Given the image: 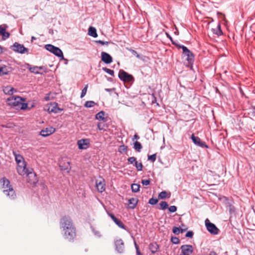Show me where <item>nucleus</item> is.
<instances>
[{
  "instance_id": "58",
  "label": "nucleus",
  "mask_w": 255,
  "mask_h": 255,
  "mask_svg": "<svg viewBox=\"0 0 255 255\" xmlns=\"http://www.w3.org/2000/svg\"><path fill=\"white\" fill-rule=\"evenodd\" d=\"M31 39H32V41L33 39H35L36 38L34 36H32Z\"/></svg>"
},
{
  "instance_id": "18",
  "label": "nucleus",
  "mask_w": 255,
  "mask_h": 255,
  "mask_svg": "<svg viewBox=\"0 0 255 255\" xmlns=\"http://www.w3.org/2000/svg\"><path fill=\"white\" fill-rule=\"evenodd\" d=\"M191 139L193 141V142L196 145L200 146L201 147H207V145L206 144V143L204 142H202L200 138L198 136H194V134H192L191 136Z\"/></svg>"
},
{
  "instance_id": "3",
  "label": "nucleus",
  "mask_w": 255,
  "mask_h": 255,
  "mask_svg": "<svg viewBox=\"0 0 255 255\" xmlns=\"http://www.w3.org/2000/svg\"><path fill=\"white\" fill-rule=\"evenodd\" d=\"M24 99L17 96H12L7 98L6 102L9 106L16 110H25L27 108V104L24 103Z\"/></svg>"
},
{
  "instance_id": "15",
  "label": "nucleus",
  "mask_w": 255,
  "mask_h": 255,
  "mask_svg": "<svg viewBox=\"0 0 255 255\" xmlns=\"http://www.w3.org/2000/svg\"><path fill=\"white\" fill-rule=\"evenodd\" d=\"M55 129L53 127L46 128L41 130L40 134L43 137L49 136L54 133Z\"/></svg>"
},
{
  "instance_id": "50",
  "label": "nucleus",
  "mask_w": 255,
  "mask_h": 255,
  "mask_svg": "<svg viewBox=\"0 0 255 255\" xmlns=\"http://www.w3.org/2000/svg\"><path fill=\"white\" fill-rule=\"evenodd\" d=\"M70 162H67L68 166H67L65 168H62L61 169L62 170H68V172H69L70 169V167L69 168V167H68L70 166Z\"/></svg>"
},
{
  "instance_id": "2",
  "label": "nucleus",
  "mask_w": 255,
  "mask_h": 255,
  "mask_svg": "<svg viewBox=\"0 0 255 255\" xmlns=\"http://www.w3.org/2000/svg\"><path fill=\"white\" fill-rule=\"evenodd\" d=\"M0 188L3 194L9 199L13 200L16 199L15 192L10 184L9 181L6 178L3 177L0 180Z\"/></svg>"
},
{
  "instance_id": "40",
  "label": "nucleus",
  "mask_w": 255,
  "mask_h": 255,
  "mask_svg": "<svg viewBox=\"0 0 255 255\" xmlns=\"http://www.w3.org/2000/svg\"><path fill=\"white\" fill-rule=\"evenodd\" d=\"M104 70L111 76H114V71L113 70L105 68H104Z\"/></svg>"
},
{
  "instance_id": "39",
  "label": "nucleus",
  "mask_w": 255,
  "mask_h": 255,
  "mask_svg": "<svg viewBox=\"0 0 255 255\" xmlns=\"http://www.w3.org/2000/svg\"><path fill=\"white\" fill-rule=\"evenodd\" d=\"M158 202V200L157 199H155L152 198L149 199L148 203L151 205H155Z\"/></svg>"
},
{
  "instance_id": "14",
  "label": "nucleus",
  "mask_w": 255,
  "mask_h": 255,
  "mask_svg": "<svg viewBox=\"0 0 255 255\" xmlns=\"http://www.w3.org/2000/svg\"><path fill=\"white\" fill-rule=\"evenodd\" d=\"M12 49L14 51L20 53H24L27 51V49L25 48L23 45L20 44L17 42H15L12 46Z\"/></svg>"
},
{
  "instance_id": "46",
  "label": "nucleus",
  "mask_w": 255,
  "mask_h": 255,
  "mask_svg": "<svg viewBox=\"0 0 255 255\" xmlns=\"http://www.w3.org/2000/svg\"><path fill=\"white\" fill-rule=\"evenodd\" d=\"M156 156L155 154H153L150 156H148V160H151L152 162H154L156 160Z\"/></svg>"
},
{
  "instance_id": "12",
  "label": "nucleus",
  "mask_w": 255,
  "mask_h": 255,
  "mask_svg": "<svg viewBox=\"0 0 255 255\" xmlns=\"http://www.w3.org/2000/svg\"><path fill=\"white\" fill-rule=\"evenodd\" d=\"M90 141L88 139H82L77 142L78 148L80 149H86L89 146Z\"/></svg>"
},
{
  "instance_id": "5",
  "label": "nucleus",
  "mask_w": 255,
  "mask_h": 255,
  "mask_svg": "<svg viewBox=\"0 0 255 255\" xmlns=\"http://www.w3.org/2000/svg\"><path fill=\"white\" fill-rule=\"evenodd\" d=\"M45 48L46 50L52 52L56 56L59 57H61L62 59H64L63 52L58 47H55L51 44H47L45 45Z\"/></svg>"
},
{
  "instance_id": "17",
  "label": "nucleus",
  "mask_w": 255,
  "mask_h": 255,
  "mask_svg": "<svg viewBox=\"0 0 255 255\" xmlns=\"http://www.w3.org/2000/svg\"><path fill=\"white\" fill-rule=\"evenodd\" d=\"M101 59L106 64H110L113 61L112 56L105 52L101 53Z\"/></svg>"
},
{
  "instance_id": "22",
  "label": "nucleus",
  "mask_w": 255,
  "mask_h": 255,
  "mask_svg": "<svg viewBox=\"0 0 255 255\" xmlns=\"http://www.w3.org/2000/svg\"><path fill=\"white\" fill-rule=\"evenodd\" d=\"M14 89L10 86H6L3 87V91L4 94L6 95H12L13 94Z\"/></svg>"
},
{
  "instance_id": "49",
  "label": "nucleus",
  "mask_w": 255,
  "mask_h": 255,
  "mask_svg": "<svg viewBox=\"0 0 255 255\" xmlns=\"http://www.w3.org/2000/svg\"><path fill=\"white\" fill-rule=\"evenodd\" d=\"M170 39L172 41V43L173 44H174V45H175L176 47H179V48H181V47L180 46H184V45H180L179 44L177 43V42H176V41H173L172 39H171V37H170Z\"/></svg>"
},
{
  "instance_id": "23",
  "label": "nucleus",
  "mask_w": 255,
  "mask_h": 255,
  "mask_svg": "<svg viewBox=\"0 0 255 255\" xmlns=\"http://www.w3.org/2000/svg\"><path fill=\"white\" fill-rule=\"evenodd\" d=\"M43 67L42 66H33L29 68V71L34 74H40V71L43 69Z\"/></svg>"
},
{
  "instance_id": "19",
  "label": "nucleus",
  "mask_w": 255,
  "mask_h": 255,
  "mask_svg": "<svg viewBox=\"0 0 255 255\" xmlns=\"http://www.w3.org/2000/svg\"><path fill=\"white\" fill-rule=\"evenodd\" d=\"M116 249L118 252L122 253L124 251V243L122 239H118L115 242Z\"/></svg>"
},
{
  "instance_id": "8",
  "label": "nucleus",
  "mask_w": 255,
  "mask_h": 255,
  "mask_svg": "<svg viewBox=\"0 0 255 255\" xmlns=\"http://www.w3.org/2000/svg\"><path fill=\"white\" fill-rule=\"evenodd\" d=\"M120 79L125 82H129L133 80V77L131 75L128 74L124 70H120L119 73Z\"/></svg>"
},
{
  "instance_id": "42",
  "label": "nucleus",
  "mask_w": 255,
  "mask_h": 255,
  "mask_svg": "<svg viewBox=\"0 0 255 255\" xmlns=\"http://www.w3.org/2000/svg\"><path fill=\"white\" fill-rule=\"evenodd\" d=\"M179 229H180L181 233H182L188 229V227L186 225L182 224Z\"/></svg>"
},
{
  "instance_id": "36",
  "label": "nucleus",
  "mask_w": 255,
  "mask_h": 255,
  "mask_svg": "<svg viewBox=\"0 0 255 255\" xmlns=\"http://www.w3.org/2000/svg\"><path fill=\"white\" fill-rule=\"evenodd\" d=\"M167 196V192L166 191H162L158 195L159 199H164Z\"/></svg>"
},
{
  "instance_id": "29",
  "label": "nucleus",
  "mask_w": 255,
  "mask_h": 255,
  "mask_svg": "<svg viewBox=\"0 0 255 255\" xmlns=\"http://www.w3.org/2000/svg\"><path fill=\"white\" fill-rule=\"evenodd\" d=\"M96 103L92 101H87L84 104V106L86 108H91L94 107Z\"/></svg>"
},
{
  "instance_id": "34",
  "label": "nucleus",
  "mask_w": 255,
  "mask_h": 255,
  "mask_svg": "<svg viewBox=\"0 0 255 255\" xmlns=\"http://www.w3.org/2000/svg\"><path fill=\"white\" fill-rule=\"evenodd\" d=\"M135 166L137 170L141 171L142 170L143 165L141 162L138 163L137 161L135 163Z\"/></svg>"
},
{
  "instance_id": "21",
  "label": "nucleus",
  "mask_w": 255,
  "mask_h": 255,
  "mask_svg": "<svg viewBox=\"0 0 255 255\" xmlns=\"http://www.w3.org/2000/svg\"><path fill=\"white\" fill-rule=\"evenodd\" d=\"M138 202L136 198H132L128 200V207L130 209H134Z\"/></svg>"
},
{
  "instance_id": "38",
  "label": "nucleus",
  "mask_w": 255,
  "mask_h": 255,
  "mask_svg": "<svg viewBox=\"0 0 255 255\" xmlns=\"http://www.w3.org/2000/svg\"><path fill=\"white\" fill-rule=\"evenodd\" d=\"M172 232L174 234L176 235H178L180 233H181V231L179 228L176 227H174L173 228Z\"/></svg>"
},
{
  "instance_id": "57",
  "label": "nucleus",
  "mask_w": 255,
  "mask_h": 255,
  "mask_svg": "<svg viewBox=\"0 0 255 255\" xmlns=\"http://www.w3.org/2000/svg\"><path fill=\"white\" fill-rule=\"evenodd\" d=\"M45 99L46 100V101H48L49 100V97H46L45 98Z\"/></svg>"
},
{
  "instance_id": "48",
  "label": "nucleus",
  "mask_w": 255,
  "mask_h": 255,
  "mask_svg": "<svg viewBox=\"0 0 255 255\" xmlns=\"http://www.w3.org/2000/svg\"><path fill=\"white\" fill-rule=\"evenodd\" d=\"M193 236V232L192 231H188L186 234V237L187 238H192Z\"/></svg>"
},
{
  "instance_id": "33",
  "label": "nucleus",
  "mask_w": 255,
  "mask_h": 255,
  "mask_svg": "<svg viewBox=\"0 0 255 255\" xmlns=\"http://www.w3.org/2000/svg\"><path fill=\"white\" fill-rule=\"evenodd\" d=\"M114 222L120 227L124 229H126L125 226L124 224L122 223V221L119 220V219H117L116 221H114Z\"/></svg>"
},
{
  "instance_id": "20",
  "label": "nucleus",
  "mask_w": 255,
  "mask_h": 255,
  "mask_svg": "<svg viewBox=\"0 0 255 255\" xmlns=\"http://www.w3.org/2000/svg\"><path fill=\"white\" fill-rule=\"evenodd\" d=\"M10 68L6 66H0V76L8 75L10 72Z\"/></svg>"
},
{
  "instance_id": "51",
  "label": "nucleus",
  "mask_w": 255,
  "mask_h": 255,
  "mask_svg": "<svg viewBox=\"0 0 255 255\" xmlns=\"http://www.w3.org/2000/svg\"><path fill=\"white\" fill-rule=\"evenodd\" d=\"M96 42L100 43L102 45H104L105 44H108L109 43L108 42H104V41H102V40H97V41H96Z\"/></svg>"
},
{
  "instance_id": "54",
  "label": "nucleus",
  "mask_w": 255,
  "mask_h": 255,
  "mask_svg": "<svg viewBox=\"0 0 255 255\" xmlns=\"http://www.w3.org/2000/svg\"><path fill=\"white\" fill-rule=\"evenodd\" d=\"M209 255H217V253L215 252L211 251Z\"/></svg>"
},
{
  "instance_id": "10",
  "label": "nucleus",
  "mask_w": 255,
  "mask_h": 255,
  "mask_svg": "<svg viewBox=\"0 0 255 255\" xmlns=\"http://www.w3.org/2000/svg\"><path fill=\"white\" fill-rule=\"evenodd\" d=\"M96 186L98 191L100 192H103L105 190V181L104 179L100 177L96 181Z\"/></svg>"
},
{
  "instance_id": "45",
  "label": "nucleus",
  "mask_w": 255,
  "mask_h": 255,
  "mask_svg": "<svg viewBox=\"0 0 255 255\" xmlns=\"http://www.w3.org/2000/svg\"><path fill=\"white\" fill-rule=\"evenodd\" d=\"M128 161L129 163L132 164L133 163V162H134V163H135V162L136 161V158L134 157H129L128 159Z\"/></svg>"
},
{
  "instance_id": "6",
  "label": "nucleus",
  "mask_w": 255,
  "mask_h": 255,
  "mask_svg": "<svg viewBox=\"0 0 255 255\" xmlns=\"http://www.w3.org/2000/svg\"><path fill=\"white\" fill-rule=\"evenodd\" d=\"M205 225L207 230L211 234L217 235L218 234L219 230L214 224L211 223L208 219L205 220Z\"/></svg>"
},
{
  "instance_id": "44",
  "label": "nucleus",
  "mask_w": 255,
  "mask_h": 255,
  "mask_svg": "<svg viewBox=\"0 0 255 255\" xmlns=\"http://www.w3.org/2000/svg\"><path fill=\"white\" fill-rule=\"evenodd\" d=\"M170 212L174 213L176 211L177 207L175 206H171L168 208Z\"/></svg>"
},
{
  "instance_id": "13",
  "label": "nucleus",
  "mask_w": 255,
  "mask_h": 255,
  "mask_svg": "<svg viewBox=\"0 0 255 255\" xmlns=\"http://www.w3.org/2000/svg\"><path fill=\"white\" fill-rule=\"evenodd\" d=\"M181 255H190L193 253V247L191 245H185L181 247Z\"/></svg>"
},
{
  "instance_id": "1",
  "label": "nucleus",
  "mask_w": 255,
  "mask_h": 255,
  "mask_svg": "<svg viewBox=\"0 0 255 255\" xmlns=\"http://www.w3.org/2000/svg\"><path fill=\"white\" fill-rule=\"evenodd\" d=\"M60 226L64 238L73 242L76 236V229L71 217L63 216L60 220Z\"/></svg>"
},
{
  "instance_id": "25",
  "label": "nucleus",
  "mask_w": 255,
  "mask_h": 255,
  "mask_svg": "<svg viewBox=\"0 0 255 255\" xmlns=\"http://www.w3.org/2000/svg\"><path fill=\"white\" fill-rule=\"evenodd\" d=\"M88 34L93 37H97L98 36L96 29L93 27H90L88 30Z\"/></svg>"
},
{
  "instance_id": "9",
  "label": "nucleus",
  "mask_w": 255,
  "mask_h": 255,
  "mask_svg": "<svg viewBox=\"0 0 255 255\" xmlns=\"http://www.w3.org/2000/svg\"><path fill=\"white\" fill-rule=\"evenodd\" d=\"M17 171L18 174L22 176L25 175L26 171L29 169L26 168L25 160L17 163Z\"/></svg>"
},
{
  "instance_id": "47",
  "label": "nucleus",
  "mask_w": 255,
  "mask_h": 255,
  "mask_svg": "<svg viewBox=\"0 0 255 255\" xmlns=\"http://www.w3.org/2000/svg\"><path fill=\"white\" fill-rule=\"evenodd\" d=\"M98 128L100 130H105V125L101 123H98Z\"/></svg>"
},
{
  "instance_id": "16",
  "label": "nucleus",
  "mask_w": 255,
  "mask_h": 255,
  "mask_svg": "<svg viewBox=\"0 0 255 255\" xmlns=\"http://www.w3.org/2000/svg\"><path fill=\"white\" fill-rule=\"evenodd\" d=\"M7 27V26L5 24L0 25V35H2L3 40H5L10 36L9 33L6 32V29Z\"/></svg>"
},
{
  "instance_id": "43",
  "label": "nucleus",
  "mask_w": 255,
  "mask_h": 255,
  "mask_svg": "<svg viewBox=\"0 0 255 255\" xmlns=\"http://www.w3.org/2000/svg\"><path fill=\"white\" fill-rule=\"evenodd\" d=\"M150 183L149 179H143L141 180V183L143 185L147 186Z\"/></svg>"
},
{
  "instance_id": "32",
  "label": "nucleus",
  "mask_w": 255,
  "mask_h": 255,
  "mask_svg": "<svg viewBox=\"0 0 255 255\" xmlns=\"http://www.w3.org/2000/svg\"><path fill=\"white\" fill-rule=\"evenodd\" d=\"M160 209L165 210L168 208V204L165 201H162L159 204Z\"/></svg>"
},
{
  "instance_id": "24",
  "label": "nucleus",
  "mask_w": 255,
  "mask_h": 255,
  "mask_svg": "<svg viewBox=\"0 0 255 255\" xmlns=\"http://www.w3.org/2000/svg\"><path fill=\"white\" fill-rule=\"evenodd\" d=\"M159 246L156 243H151L149 245V249L152 253L154 254L158 251Z\"/></svg>"
},
{
  "instance_id": "4",
  "label": "nucleus",
  "mask_w": 255,
  "mask_h": 255,
  "mask_svg": "<svg viewBox=\"0 0 255 255\" xmlns=\"http://www.w3.org/2000/svg\"><path fill=\"white\" fill-rule=\"evenodd\" d=\"M26 181L31 185H34L38 181L37 176L33 169L29 168L25 172Z\"/></svg>"
},
{
  "instance_id": "37",
  "label": "nucleus",
  "mask_w": 255,
  "mask_h": 255,
  "mask_svg": "<svg viewBox=\"0 0 255 255\" xmlns=\"http://www.w3.org/2000/svg\"><path fill=\"white\" fill-rule=\"evenodd\" d=\"M87 88H88V85H86L85 86V87L83 88V89L82 90V92H81V96H80L81 98L84 97L85 96V95L86 94Z\"/></svg>"
},
{
  "instance_id": "55",
  "label": "nucleus",
  "mask_w": 255,
  "mask_h": 255,
  "mask_svg": "<svg viewBox=\"0 0 255 255\" xmlns=\"http://www.w3.org/2000/svg\"><path fill=\"white\" fill-rule=\"evenodd\" d=\"M135 247H136V252H137V253L138 255H141V253H140V252L139 251V250H138V247L136 246V245H135Z\"/></svg>"
},
{
  "instance_id": "35",
  "label": "nucleus",
  "mask_w": 255,
  "mask_h": 255,
  "mask_svg": "<svg viewBox=\"0 0 255 255\" xmlns=\"http://www.w3.org/2000/svg\"><path fill=\"white\" fill-rule=\"evenodd\" d=\"M128 150V146L125 145H122L120 146L119 148V152L120 153H123L125 151H127Z\"/></svg>"
},
{
  "instance_id": "53",
  "label": "nucleus",
  "mask_w": 255,
  "mask_h": 255,
  "mask_svg": "<svg viewBox=\"0 0 255 255\" xmlns=\"http://www.w3.org/2000/svg\"><path fill=\"white\" fill-rule=\"evenodd\" d=\"M235 209L233 206H232L231 205L230 206V213H232V211L234 212Z\"/></svg>"
},
{
  "instance_id": "59",
  "label": "nucleus",
  "mask_w": 255,
  "mask_h": 255,
  "mask_svg": "<svg viewBox=\"0 0 255 255\" xmlns=\"http://www.w3.org/2000/svg\"><path fill=\"white\" fill-rule=\"evenodd\" d=\"M136 57H137V58H139V55L137 54Z\"/></svg>"
},
{
  "instance_id": "41",
  "label": "nucleus",
  "mask_w": 255,
  "mask_h": 255,
  "mask_svg": "<svg viewBox=\"0 0 255 255\" xmlns=\"http://www.w3.org/2000/svg\"><path fill=\"white\" fill-rule=\"evenodd\" d=\"M171 240L172 243L174 244H178L180 242L179 239L177 237H172Z\"/></svg>"
},
{
  "instance_id": "7",
  "label": "nucleus",
  "mask_w": 255,
  "mask_h": 255,
  "mask_svg": "<svg viewBox=\"0 0 255 255\" xmlns=\"http://www.w3.org/2000/svg\"><path fill=\"white\" fill-rule=\"evenodd\" d=\"M45 111L48 112V113H58L59 112L62 111V109H60L58 107V104L56 103H52L49 105H47L45 108Z\"/></svg>"
},
{
  "instance_id": "11",
  "label": "nucleus",
  "mask_w": 255,
  "mask_h": 255,
  "mask_svg": "<svg viewBox=\"0 0 255 255\" xmlns=\"http://www.w3.org/2000/svg\"><path fill=\"white\" fill-rule=\"evenodd\" d=\"M180 47L183 50V54L187 57L186 60L189 61V63H191L194 59V55L193 53L186 47Z\"/></svg>"
},
{
  "instance_id": "52",
  "label": "nucleus",
  "mask_w": 255,
  "mask_h": 255,
  "mask_svg": "<svg viewBox=\"0 0 255 255\" xmlns=\"http://www.w3.org/2000/svg\"><path fill=\"white\" fill-rule=\"evenodd\" d=\"M110 216L111 217V218H112V219L113 220V221L114 222L115 221H116L117 220V218L114 215H113L112 214H110Z\"/></svg>"
},
{
  "instance_id": "30",
  "label": "nucleus",
  "mask_w": 255,
  "mask_h": 255,
  "mask_svg": "<svg viewBox=\"0 0 255 255\" xmlns=\"http://www.w3.org/2000/svg\"><path fill=\"white\" fill-rule=\"evenodd\" d=\"M140 185L138 184H132L131 185L132 191L134 192H137L139 190Z\"/></svg>"
},
{
  "instance_id": "27",
  "label": "nucleus",
  "mask_w": 255,
  "mask_h": 255,
  "mask_svg": "<svg viewBox=\"0 0 255 255\" xmlns=\"http://www.w3.org/2000/svg\"><path fill=\"white\" fill-rule=\"evenodd\" d=\"M13 154L15 156V161L17 163L24 160L23 157L20 154H16L14 152H13Z\"/></svg>"
},
{
  "instance_id": "26",
  "label": "nucleus",
  "mask_w": 255,
  "mask_h": 255,
  "mask_svg": "<svg viewBox=\"0 0 255 255\" xmlns=\"http://www.w3.org/2000/svg\"><path fill=\"white\" fill-rule=\"evenodd\" d=\"M105 113L104 111H100L96 115L95 118L98 120L104 121L105 120Z\"/></svg>"
},
{
  "instance_id": "56",
  "label": "nucleus",
  "mask_w": 255,
  "mask_h": 255,
  "mask_svg": "<svg viewBox=\"0 0 255 255\" xmlns=\"http://www.w3.org/2000/svg\"><path fill=\"white\" fill-rule=\"evenodd\" d=\"M134 138L135 139H138V138H139V136H138V135H137V134H135V135H134Z\"/></svg>"
},
{
  "instance_id": "31",
  "label": "nucleus",
  "mask_w": 255,
  "mask_h": 255,
  "mask_svg": "<svg viewBox=\"0 0 255 255\" xmlns=\"http://www.w3.org/2000/svg\"><path fill=\"white\" fill-rule=\"evenodd\" d=\"M142 148L141 143L138 141H135L134 143V148L137 151H139Z\"/></svg>"
},
{
  "instance_id": "28",
  "label": "nucleus",
  "mask_w": 255,
  "mask_h": 255,
  "mask_svg": "<svg viewBox=\"0 0 255 255\" xmlns=\"http://www.w3.org/2000/svg\"><path fill=\"white\" fill-rule=\"evenodd\" d=\"M213 32L218 35H221L222 34V31L221 29V26L218 24L217 27L215 29H213Z\"/></svg>"
}]
</instances>
